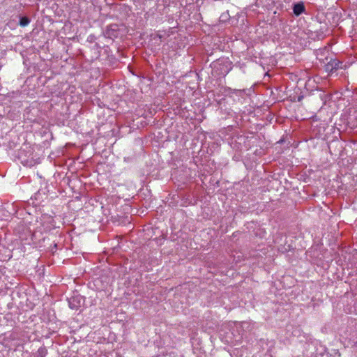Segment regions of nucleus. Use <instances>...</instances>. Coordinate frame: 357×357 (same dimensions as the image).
I'll return each mask as SVG.
<instances>
[{"label": "nucleus", "instance_id": "f257e3e1", "mask_svg": "<svg viewBox=\"0 0 357 357\" xmlns=\"http://www.w3.org/2000/svg\"><path fill=\"white\" fill-rule=\"evenodd\" d=\"M342 64L340 61L336 59H331L325 65V70L326 72L333 73L334 70L338 69Z\"/></svg>", "mask_w": 357, "mask_h": 357}, {"label": "nucleus", "instance_id": "39448f33", "mask_svg": "<svg viewBox=\"0 0 357 357\" xmlns=\"http://www.w3.org/2000/svg\"><path fill=\"white\" fill-rule=\"evenodd\" d=\"M41 351H43V349H38V351L40 352Z\"/></svg>", "mask_w": 357, "mask_h": 357}, {"label": "nucleus", "instance_id": "20e7f679", "mask_svg": "<svg viewBox=\"0 0 357 357\" xmlns=\"http://www.w3.org/2000/svg\"><path fill=\"white\" fill-rule=\"evenodd\" d=\"M30 22V20L26 17H22L20 20V25L22 26H27Z\"/></svg>", "mask_w": 357, "mask_h": 357}, {"label": "nucleus", "instance_id": "7ed1b4c3", "mask_svg": "<svg viewBox=\"0 0 357 357\" xmlns=\"http://www.w3.org/2000/svg\"><path fill=\"white\" fill-rule=\"evenodd\" d=\"M77 298H72L69 300L68 303L69 306L71 309L77 310L79 307L77 304H76Z\"/></svg>", "mask_w": 357, "mask_h": 357}, {"label": "nucleus", "instance_id": "f03ea898", "mask_svg": "<svg viewBox=\"0 0 357 357\" xmlns=\"http://www.w3.org/2000/svg\"><path fill=\"white\" fill-rule=\"evenodd\" d=\"M294 13L298 16L305 10V6L303 3H298L294 6Z\"/></svg>", "mask_w": 357, "mask_h": 357}]
</instances>
